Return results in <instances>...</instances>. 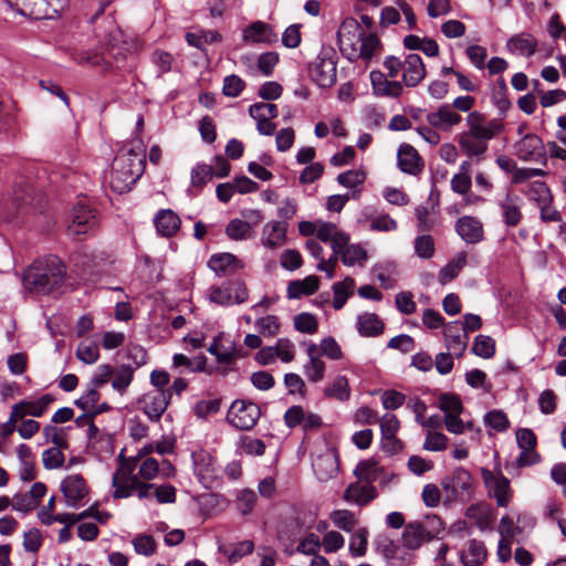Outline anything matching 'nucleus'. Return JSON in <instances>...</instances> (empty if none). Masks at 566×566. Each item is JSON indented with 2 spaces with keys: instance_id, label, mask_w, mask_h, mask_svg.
Here are the masks:
<instances>
[{
  "instance_id": "c756f323",
  "label": "nucleus",
  "mask_w": 566,
  "mask_h": 566,
  "mask_svg": "<svg viewBox=\"0 0 566 566\" xmlns=\"http://www.w3.org/2000/svg\"><path fill=\"white\" fill-rule=\"evenodd\" d=\"M315 235L323 242H331L333 250L349 242V235L339 231L336 224L331 222H319Z\"/></svg>"
},
{
  "instance_id": "de8ad7c7",
  "label": "nucleus",
  "mask_w": 566,
  "mask_h": 566,
  "mask_svg": "<svg viewBox=\"0 0 566 566\" xmlns=\"http://www.w3.org/2000/svg\"><path fill=\"white\" fill-rule=\"evenodd\" d=\"M368 545V530L366 527H361L353 532L350 542H349V553L354 557H361L367 552Z\"/></svg>"
},
{
  "instance_id": "e433bc0d",
  "label": "nucleus",
  "mask_w": 566,
  "mask_h": 566,
  "mask_svg": "<svg viewBox=\"0 0 566 566\" xmlns=\"http://www.w3.org/2000/svg\"><path fill=\"white\" fill-rule=\"evenodd\" d=\"M467 264V253L459 252L457 253L440 271L438 275L439 283L441 285H446L452 280H454L460 271Z\"/></svg>"
},
{
  "instance_id": "13d9d810",
  "label": "nucleus",
  "mask_w": 566,
  "mask_h": 566,
  "mask_svg": "<svg viewBox=\"0 0 566 566\" xmlns=\"http://www.w3.org/2000/svg\"><path fill=\"white\" fill-rule=\"evenodd\" d=\"M254 551V543L252 541H242L235 544L234 548L231 552L227 549H222L221 552L228 556V560L231 564L239 562L242 557L252 554Z\"/></svg>"
},
{
  "instance_id": "a19ab883",
  "label": "nucleus",
  "mask_w": 566,
  "mask_h": 566,
  "mask_svg": "<svg viewBox=\"0 0 566 566\" xmlns=\"http://www.w3.org/2000/svg\"><path fill=\"white\" fill-rule=\"evenodd\" d=\"M324 396L342 402L349 400L350 387L348 379L345 376H337L332 384L324 388Z\"/></svg>"
},
{
  "instance_id": "7ed1b4c3",
  "label": "nucleus",
  "mask_w": 566,
  "mask_h": 566,
  "mask_svg": "<svg viewBox=\"0 0 566 566\" xmlns=\"http://www.w3.org/2000/svg\"><path fill=\"white\" fill-rule=\"evenodd\" d=\"M11 196L12 203L20 214L43 212V196L34 188L29 176H20L19 180H15Z\"/></svg>"
},
{
  "instance_id": "69168bd1",
  "label": "nucleus",
  "mask_w": 566,
  "mask_h": 566,
  "mask_svg": "<svg viewBox=\"0 0 566 566\" xmlns=\"http://www.w3.org/2000/svg\"><path fill=\"white\" fill-rule=\"evenodd\" d=\"M365 179L366 175L361 170H347L337 176L338 184L350 189L364 184Z\"/></svg>"
},
{
  "instance_id": "6e6552de",
  "label": "nucleus",
  "mask_w": 566,
  "mask_h": 566,
  "mask_svg": "<svg viewBox=\"0 0 566 566\" xmlns=\"http://www.w3.org/2000/svg\"><path fill=\"white\" fill-rule=\"evenodd\" d=\"M97 224L96 211L85 200H80L70 212L67 232L70 235L85 234L96 228Z\"/></svg>"
},
{
  "instance_id": "5fc2aeb1",
  "label": "nucleus",
  "mask_w": 566,
  "mask_h": 566,
  "mask_svg": "<svg viewBox=\"0 0 566 566\" xmlns=\"http://www.w3.org/2000/svg\"><path fill=\"white\" fill-rule=\"evenodd\" d=\"M76 357L84 364H94L99 358V350L95 343L82 342L76 349Z\"/></svg>"
},
{
  "instance_id": "864d4df0",
  "label": "nucleus",
  "mask_w": 566,
  "mask_h": 566,
  "mask_svg": "<svg viewBox=\"0 0 566 566\" xmlns=\"http://www.w3.org/2000/svg\"><path fill=\"white\" fill-rule=\"evenodd\" d=\"M294 327L296 331L304 334H315L318 329V322L315 315L311 313L297 314L294 319Z\"/></svg>"
},
{
  "instance_id": "680f3d73",
  "label": "nucleus",
  "mask_w": 566,
  "mask_h": 566,
  "mask_svg": "<svg viewBox=\"0 0 566 566\" xmlns=\"http://www.w3.org/2000/svg\"><path fill=\"white\" fill-rule=\"evenodd\" d=\"M255 327L264 336H274L280 331V323L276 316L266 315L255 321Z\"/></svg>"
},
{
  "instance_id": "6e6d98bb",
  "label": "nucleus",
  "mask_w": 566,
  "mask_h": 566,
  "mask_svg": "<svg viewBox=\"0 0 566 566\" xmlns=\"http://www.w3.org/2000/svg\"><path fill=\"white\" fill-rule=\"evenodd\" d=\"M133 546L137 554L151 556L157 549V544L153 536L139 534L133 539Z\"/></svg>"
},
{
  "instance_id": "aec40b11",
  "label": "nucleus",
  "mask_w": 566,
  "mask_h": 566,
  "mask_svg": "<svg viewBox=\"0 0 566 566\" xmlns=\"http://www.w3.org/2000/svg\"><path fill=\"white\" fill-rule=\"evenodd\" d=\"M461 116L448 104L440 106L436 112L427 114V122L433 128L449 130L461 122Z\"/></svg>"
},
{
  "instance_id": "f704fd0d",
  "label": "nucleus",
  "mask_w": 566,
  "mask_h": 566,
  "mask_svg": "<svg viewBox=\"0 0 566 566\" xmlns=\"http://www.w3.org/2000/svg\"><path fill=\"white\" fill-rule=\"evenodd\" d=\"M193 472L197 478L203 482L210 479L213 473V461L212 457L206 450H197L191 453Z\"/></svg>"
},
{
  "instance_id": "f257e3e1",
  "label": "nucleus",
  "mask_w": 566,
  "mask_h": 566,
  "mask_svg": "<svg viewBox=\"0 0 566 566\" xmlns=\"http://www.w3.org/2000/svg\"><path fill=\"white\" fill-rule=\"evenodd\" d=\"M66 275V266L56 255L34 260L22 275L24 290L30 293L49 295L60 289Z\"/></svg>"
},
{
  "instance_id": "a878e982",
  "label": "nucleus",
  "mask_w": 566,
  "mask_h": 566,
  "mask_svg": "<svg viewBox=\"0 0 566 566\" xmlns=\"http://www.w3.org/2000/svg\"><path fill=\"white\" fill-rule=\"evenodd\" d=\"M469 129L467 133H501L504 129L502 119L493 118L486 122L483 114L472 112L467 117Z\"/></svg>"
},
{
  "instance_id": "4d7b16f0",
  "label": "nucleus",
  "mask_w": 566,
  "mask_h": 566,
  "mask_svg": "<svg viewBox=\"0 0 566 566\" xmlns=\"http://www.w3.org/2000/svg\"><path fill=\"white\" fill-rule=\"evenodd\" d=\"M415 252L421 259H430L434 254V242L431 235H418L415 240Z\"/></svg>"
},
{
  "instance_id": "dca6fc26",
  "label": "nucleus",
  "mask_w": 566,
  "mask_h": 566,
  "mask_svg": "<svg viewBox=\"0 0 566 566\" xmlns=\"http://www.w3.org/2000/svg\"><path fill=\"white\" fill-rule=\"evenodd\" d=\"M170 402V394L165 390H154L144 397V411L151 421H159Z\"/></svg>"
},
{
  "instance_id": "7c9ffc66",
  "label": "nucleus",
  "mask_w": 566,
  "mask_h": 566,
  "mask_svg": "<svg viewBox=\"0 0 566 566\" xmlns=\"http://www.w3.org/2000/svg\"><path fill=\"white\" fill-rule=\"evenodd\" d=\"M488 556V551L483 542L470 539L465 548L460 554V560L463 566H481Z\"/></svg>"
},
{
  "instance_id": "2f4dec72",
  "label": "nucleus",
  "mask_w": 566,
  "mask_h": 566,
  "mask_svg": "<svg viewBox=\"0 0 566 566\" xmlns=\"http://www.w3.org/2000/svg\"><path fill=\"white\" fill-rule=\"evenodd\" d=\"M376 496V490L369 483L359 484L350 483L344 491V500L348 503H355L359 506H364L369 503Z\"/></svg>"
},
{
  "instance_id": "412c9836",
  "label": "nucleus",
  "mask_w": 566,
  "mask_h": 566,
  "mask_svg": "<svg viewBox=\"0 0 566 566\" xmlns=\"http://www.w3.org/2000/svg\"><path fill=\"white\" fill-rule=\"evenodd\" d=\"M243 41L247 43H266L276 41L272 28L263 21H254L243 30Z\"/></svg>"
},
{
  "instance_id": "bb28decb",
  "label": "nucleus",
  "mask_w": 566,
  "mask_h": 566,
  "mask_svg": "<svg viewBox=\"0 0 566 566\" xmlns=\"http://www.w3.org/2000/svg\"><path fill=\"white\" fill-rule=\"evenodd\" d=\"M154 223L159 234L169 238L179 230L181 221L171 209H161L156 213Z\"/></svg>"
},
{
  "instance_id": "338daca9",
  "label": "nucleus",
  "mask_w": 566,
  "mask_h": 566,
  "mask_svg": "<svg viewBox=\"0 0 566 566\" xmlns=\"http://www.w3.org/2000/svg\"><path fill=\"white\" fill-rule=\"evenodd\" d=\"M439 408L447 415L461 413L462 402L455 395L442 394L439 397Z\"/></svg>"
},
{
  "instance_id": "c03bdc74",
  "label": "nucleus",
  "mask_w": 566,
  "mask_h": 566,
  "mask_svg": "<svg viewBox=\"0 0 566 566\" xmlns=\"http://www.w3.org/2000/svg\"><path fill=\"white\" fill-rule=\"evenodd\" d=\"M379 44L380 41L375 33L367 34L365 32L359 43L353 49V54L364 60H370Z\"/></svg>"
},
{
  "instance_id": "49530a36",
  "label": "nucleus",
  "mask_w": 566,
  "mask_h": 566,
  "mask_svg": "<svg viewBox=\"0 0 566 566\" xmlns=\"http://www.w3.org/2000/svg\"><path fill=\"white\" fill-rule=\"evenodd\" d=\"M329 520L339 530L352 533L357 525L355 513L349 510H334L329 514Z\"/></svg>"
},
{
  "instance_id": "bf43d9fd",
  "label": "nucleus",
  "mask_w": 566,
  "mask_h": 566,
  "mask_svg": "<svg viewBox=\"0 0 566 566\" xmlns=\"http://www.w3.org/2000/svg\"><path fill=\"white\" fill-rule=\"evenodd\" d=\"M213 177L210 165H197L191 170V185L196 188H202Z\"/></svg>"
},
{
  "instance_id": "5701e85b",
  "label": "nucleus",
  "mask_w": 566,
  "mask_h": 566,
  "mask_svg": "<svg viewBox=\"0 0 566 566\" xmlns=\"http://www.w3.org/2000/svg\"><path fill=\"white\" fill-rule=\"evenodd\" d=\"M506 48L512 54L531 57L537 50V40L531 33L522 32L511 36Z\"/></svg>"
},
{
  "instance_id": "f3484780",
  "label": "nucleus",
  "mask_w": 566,
  "mask_h": 566,
  "mask_svg": "<svg viewBox=\"0 0 566 566\" xmlns=\"http://www.w3.org/2000/svg\"><path fill=\"white\" fill-rule=\"evenodd\" d=\"M365 31L363 30L359 22L354 18H346L338 31H337V40L342 50L354 49Z\"/></svg>"
},
{
  "instance_id": "a211bd4d",
  "label": "nucleus",
  "mask_w": 566,
  "mask_h": 566,
  "mask_svg": "<svg viewBox=\"0 0 566 566\" xmlns=\"http://www.w3.org/2000/svg\"><path fill=\"white\" fill-rule=\"evenodd\" d=\"M447 348L455 357H461L468 346L469 335L462 332L459 322L449 323L443 331Z\"/></svg>"
},
{
  "instance_id": "8fccbe9b",
  "label": "nucleus",
  "mask_w": 566,
  "mask_h": 566,
  "mask_svg": "<svg viewBox=\"0 0 566 566\" xmlns=\"http://www.w3.org/2000/svg\"><path fill=\"white\" fill-rule=\"evenodd\" d=\"M251 224L241 219H232L226 227V234L235 241H242L250 237Z\"/></svg>"
},
{
  "instance_id": "c9c22d12",
  "label": "nucleus",
  "mask_w": 566,
  "mask_h": 566,
  "mask_svg": "<svg viewBox=\"0 0 566 566\" xmlns=\"http://www.w3.org/2000/svg\"><path fill=\"white\" fill-rule=\"evenodd\" d=\"M335 254H338L342 259V262L347 266H353L355 264L363 265V263L367 260V252L358 244H349V242L340 245L337 249H334Z\"/></svg>"
},
{
  "instance_id": "0e129e2a",
  "label": "nucleus",
  "mask_w": 566,
  "mask_h": 566,
  "mask_svg": "<svg viewBox=\"0 0 566 566\" xmlns=\"http://www.w3.org/2000/svg\"><path fill=\"white\" fill-rule=\"evenodd\" d=\"M319 546V537L315 533H310L301 539L295 551L304 555L314 556L317 555Z\"/></svg>"
},
{
  "instance_id": "c85d7f7f",
  "label": "nucleus",
  "mask_w": 566,
  "mask_h": 566,
  "mask_svg": "<svg viewBox=\"0 0 566 566\" xmlns=\"http://www.w3.org/2000/svg\"><path fill=\"white\" fill-rule=\"evenodd\" d=\"M308 363L304 366V374L312 382L321 381L325 376V363L319 357L318 346L310 344L306 348Z\"/></svg>"
},
{
  "instance_id": "b1692460",
  "label": "nucleus",
  "mask_w": 566,
  "mask_h": 566,
  "mask_svg": "<svg viewBox=\"0 0 566 566\" xmlns=\"http://www.w3.org/2000/svg\"><path fill=\"white\" fill-rule=\"evenodd\" d=\"M53 401L54 397L50 394L41 396L35 401H20L12 407L13 417L23 418L27 415L32 417H41Z\"/></svg>"
},
{
  "instance_id": "f8f14e48",
  "label": "nucleus",
  "mask_w": 566,
  "mask_h": 566,
  "mask_svg": "<svg viewBox=\"0 0 566 566\" xmlns=\"http://www.w3.org/2000/svg\"><path fill=\"white\" fill-rule=\"evenodd\" d=\"M514 147L516 156L524 161H541L545 156L543 140L535 134H526Z\"/></svg>"
},
{
  "instance_id": "39448f33",
  "label": "nucleus",
  "mask_w": 566,
  "mask_h": 566,
  "mask_svg": "<svg viewBox=\"0 0 566 566\" xmlns=\"http://www.w3.org/2000/svg\"><path fill=\"white\" fill-rule=\"evenodd\" d=\"M311 78L323 88L332 87L336 82V60L333 50H323L310 64Z\"/></svg>"
},
{
  "instance_id": "4468645a",
  "label": "nucleus",
  "mask_w": 566,
  "mask_h": 566,
  "mask_svg": "<svg viewBox=\"0 0 566 566\" xmlns=\"http://www.w3.org/2000/svg\"><path fill=\"white\" fill-rule=\"evenodd\" d=\"M289 224L286 221L271 220L263 226L261 244L270 250H276L286 243Z\"/></svg>"
},
{
  "instance_id": "774afa93",
  "label": "nucleus",
  "mask_w": 566,
  "mask_h": 566,
  "mask_svg": "<svg viewBox=\"0 0 566 566\" xmlns=\"http://www.w3.org/2000/svg\"><path fill=\"white\" fill-rule=\"evenodd\" d=\"M245 87L244 81L238 75H228L223 80L222 92L226 96L237 97Z\"/></svg>"
},
{
  "instance_id": "6ab92c4d",
  "label": "nucleus",
  "mask_w": 566,
  "mask_h": 566,
  "mask_svg": "<svg viewBox=\"0 0 566 566\" xmlns=\"http://www.w3.org/2000/svg\"><path fill=\"white\" fill-rule=\"evenodd\" d=\"M208 266L218 276H227L241 270L243 262L232 253H217L210 256Z\"/></svg>"
},
{
  "instance_id": "1a4fd4ad",
  "label": "nucleus",
  "mask_w": 566,
  "mask_h": 566,
  "mask_svg": "<svg viewBox=\"0 0 566 566\" xmlns=\"http://www.w3.org/2000/svg\"><path fill=\"white\" fill-rule=\"evenodd\" d=\"M482 478L490 496L495 499L497 506L506 507L512 497L509 479L502 473L496 475L488 469H482Z\"/></svg>"
},
{
  "instance_id": "37998d69",
  "label": "nucleus",
  "mask_w": 566,
  "mask_h": 566,
  "mask_svg": "<svg viewBox=\"0 0 566 566\" xmlns=\"http://www.w3.org/2000/svg\"><path fill=\"white\" fill-rule=\"evenodd\" d=\"M313 470L319 481H327L337 473L336 459L329 455L318 457L313 463Z\"/></svg>"
},
{
  "instance_id": "4c0bfd02",
  "label": "nucleus",
  "mask_w": 566,
  "mask_h": 566,
  "mask_svg": "<svg viewBox=\"0 0 566 566\" xmlns=\"http://www.w3.org/2000/svg\"><path fill=\"white\" fill-rule=\"evenodd\" d=\"M319 281L315 275H310L304 280L292 281L287 286L289 298H300L303 295H311L318 290Z\"/></svg>"
},
{
  "instance_id": "9b49d317",
  "label": "nucleus",
  "mask_w": 566,
  "mask_h": 566,
  "mask_svg": "<svg viewBox=\"0 0 566 566\" xmlns=\"http://www.w3.org/2000/svg\"><path fill=\"white\" fill-rule=\"evenodd\" d=\"M61 492L65 497L66 505L76 509L81 501L87 496L88 489L82 475L72 474L61 482Z\"/></svg>"
},
{
  "instance_id": "e2e57ef3",
  "label": "nucleus",
  "mask_w": 566,
  "mask_h": 566,
  "mask_svg": "<svg viewBox=\"0 0 566 566\" xmlns=\"http://www.w3.org/2000/svg\"><path fill=\"white\" fill-rule=\"evenodd\" d=\"M484 421L486 426L499 432L505 431L510 426L506 415L501 410H492L488 412L484 417Z\"/></svg>"
},
{
  "instance_id": "473e14b6",
  "label": "nucleus",
  "mask_w": 566,
  "mask_h": 566,
  "mask_svg": "<svg viewBox=\"0 0 566 566\" xmlns=\"http://www.w3.org/2000/svg\"><path fill=\"white\" fill-rule=\"evenodd\" d=\"M401 541L403 546L411 551L418 549L424 542H429L428 533H424V524L420 522L407 524Z\"/></svg>"
},
{
  "instance_id": "393cba45",
  "label": "nucleus",
  "mask_w": 566,
  "mask_h": 566,
  "mask_svg": "<svg viewBox=\"0 0 566 566\" xmlns=\"http://www.w3.org/2000/svg\"><path fill=\"white\" fill-rule=\"evenodd\" d=\"M398 167L402 172L417 175L421 171L423 164L417 150L408 145L402 144L398 149Z\"/></svg>"
},
{
  "instance_id": "20e7f679",
  "label": "nucleus",
  "mask_w": 566,
  "mask_h": 566,
  "mask_svg": "<svg viewBox=\"0 0 566 566\" xmlns=\"http://www.w3.org/2000/svg\"><path fill=\"white\" fill-rule=\"evenodd\" d=\"M7 3L22 15L40 19H54L67 6L69 0H6Z\"/></svg>"
},
{
  "instance_id": "2eb2a0df",
  "label": "nucleus",
  "mask_w": 566,
  "mask_h": 566,
  "mask_svg": "<svg viewBox=\"0 0 566 566\" xmlns=\"http://www.w3.org/2000/svg\"><path fill=\"white\" fill-rule=\"evenodd\" d=\"M426 76V67L419 54L410 53L402 61V81L406 86H417Z\"/></svg>"
},
{
  "instance_id": "72a5a7b5",
  "label": "nucleus",
  "mask_w": 566,
  "mask_h": 566,
  "mask_svg": "<svg viewBox=\"0 0 566 566\" xmlns=\"http://www.w3.org/2000/svg\"><path fill=\"white\" fill-rule=\"evenodd\" d=\"M356 327L364 337H376L382 334L384 323L375 313H363L357 316Z\"/></svg>"
},
{
  "instance_id": "4be33fe9",
  "label": "nucleus",
  "mask_w": 566,
  "mask_h": 566,
  "mask_svg": "<svg viewBox=\"0 0 566 566\" xmlns=\"http://www.w3.org/2000/svg\"><path fill=\"white\" fill-rule=\"evenodd\" d=\"M370 82L377 96L397 98L402 93V84L399 81H388L379 71L370 72Z\"/></svg>"
},
{
  "instance_id": "052dcab7",
  "label": "nucleus",
  "mask_w": 566,
  "mask_h": 566,
  "mask_svg": "<svg viewBox=\"0 0 566 566\" xmlns=\"http://www.w3.org/2000/svg\"><path fill=\"white\" fill-rule=\"evenodd\" d=\"M62 448L54 447L43 451L42 462L45 469L52 470L61 468L64 463V454Z\"/></svg>"
},
{
  "instance_id": "0eeeda50",
  "label": "nucleus",
  "mask_w": 566,
  "mask_h": 566,
  "mask_svg": "<svg viewBox=\"0 0 566 566\" xmlns=\"http://www.w3.org/2000/svg\"><path fill=\"white\" fill-rule=\"evenodd\" d=\"M472 483L471 473L463 468H457L441 481V486L448 500L467 502L471 499Z\"/></svg>"
},
{
  "instance_id": "a18cd8bd",
  "label": "nucleus",
  "mask_w": 566,
  "mask_h": 566,
  "mask_svg": "<svg viewBox=\"0 0 566 566\" xmlns=\"http://www.w3.org/2000/svg\"><path fill=\"white\" fill-rule=\"evenodd\" d=\"M399 429V420L392 413H386L382 416L380 420V430H381V439H382V448H387V442L398 443L396 439V433Z\"/></svg>"
},
{
  "instance_id": "ddd939ff",
  "label": "nucleus",
  "mask_w": 566,
  "mask_h": 566,
  "mask_svg": "<svg viewBox=\"0 0 566 566\" xmlns=\"http://www.w3.org/2000/svg\"><path fill=\"white\" fill-rule=\"evenodd\" d=\"M455 232L468 244H478L484 240V228L480 219L463 216L455 222Z\"/></svg>"
},
{
  "instance_id": "58836bf2",
  "label": "nucleus",
  "mask_w": 566,
  "mask_h": 566,
  "mask_svg": "<svg viewBox=\"0 0 566 566\" xmlns=\"http://www.w3.org/2000/svg\"><path fill=\"white\" fill-rule=\"evenodd\" d=\"M135 369L127 364H122L118 367H113L112 373V387L120 395L125 394L134 379Z\"/></svg>"
},
{
  "instance_id": "cd10ccee",
  "label": "nucleus",
  "mask_w": 566,
  "mask_h": 566,
  "mask_svg": "<svg viewBox=\"0 0 566 566\" xmlns=\"http://www.w3.org/2000/svg\"><path fill=\"white\" fill-rule=\"evenodd\" d=\"M502 211L503 222L507 227H516L522 220L521 199L518 196L506 193L505 198L499 201Z\"/></svg>"
},
{
  "instance_id": "3c124183",
  "label": "nucleus",
  "mask_w": 566,
  "mask_h": 566,
  "mask_svg": "<svg viewBox=\"0 0 566 566\" xmlns=\"http://www.w3.org/2000/svg\"><path fill=\"white\" fill-rule=\"evenodd\" d=\"M472 352L482 358H491L495 354V342L492 337L486 335H478L474 338Z\"/></svg>"
},
{
  "instance_id": "423d86ee",
  "label": "nucleus",
  "mask_w": 566,
  "mask_h": 566,
  "mask_svg": "<svg viewBox=\"0 0 566 566\" xmlns=\"http://www.w3.org/2000/svg\"><path fill=\"white\" fill-rule=\"evenodd\" d=\"M261 417L260 407L245 400H234L228 411V422L238 430H251Z\"/></svg>"
},
{
  "instance_id": "09e8293b",
  "label": "nucleus",
  "mask_w": 566,
  "mask_h": 566,
  "mask_svg": "<svg viewBox=\"0 0 566 566\" xmlns=\"http://www.w3.org/2000/svg\"><path fill=\"white\" fill-rule=\"evenodd\" d=\"M134 480H137V478H123L114 474L112 479V485L115 489L113 493L114 499H127L132 496L135 492Z\"/></svg>"
},
{
  "instance_id": "ea45409f",
  "label": "nucleus",
  "mask_w": 566,
  "mask_h": 566,
  "mask_svg": "<svg viewBox=\"0 0 566 566\" xmlns=\"http://www.w3.org/2000/svg\"><path fill=\"white\" fill-rule=\"evenodd\" d=\"M534 189L542 197L543 200V206L541 207L542 221H560V212L557 211L554 207H552V197L549 193V189L546 187V185L544 182H538Z\"/></svg>"
},
{
  "instance_id": "79ce46f5",
  "label": "nucleus",
  "mask_w": 566,
  "mask_h": 566,
  "mask_svg": "<svg viewBox=\"0 0 566 566\" xmlns=\"http://www.w3.org/2000/svg\"><path fill=\"white\" fill-rule=\"evenodd\" d=\"M355 287V281L352 277H345L340 282L333 284V307L339 311L346 304L348 297L353 294Z\"/></svg>"
},
{
  "instance_id": "603ef678",
  "label": "nucleus",
  "mask_w": 566,
  "mask_h": 566,
  "mask_svg": "<svg viewBox=\"0 0 566 566\" xmlns=\"http://www.w3.org/2000/svg\"><path fill=\"white\" fill-rule=\"evenodd\" d=\"M249 114L254 119H273L277 117L279 109L275 104L260 102L249 107Z\"/></svg>"
},
{
  "instance_id": "9d476101",
  "label": "nucleus",
  "mask_w": 566,
  "mask_h": 566,
  "mask_svg": "<svg viewBox=\"0 0 566 566\" xmlns=\"http://www.w3.org/2000/svg\"><path fill=\"white\" fill-rule=\"evenodd\" d=\"M499 134L500 133L463 132L459 137V145L467 156L476 157V160L480 161L484 158L489 142Z\"/></svg>"
},
{
  "instance_id": "f03ea898",
  "label": "nucleus",
  "mask_w": 566,
  "mask_h": 566,
  "mask_svg": "<svg viewBox=\"0 0 566 566\" xmlns=\"http://www.w3.org/2000/svg\"><path fill=\"white\" fill-rule=\"evenodd\" d=\"M145 155L134 149L120 151L114 159L111 172V187L118 193L130 190L132 186L143 175Z\"/></svg>"
}]
</instances>
